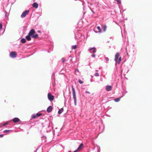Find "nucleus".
Instances as JSON below:
<instances>
[{
	"label": "nucleus",
	"instance_id": "12",
	"mask_svg": "<svg viewBox=\"0 0 152 152\" xmlns=\"http://www.w3.org/2000/svg\"><path fill=\"white\" fill-rule=\"evenodd\" d=\"M30 36H31L30 35H29L28 34V35L26 36V39L28 41H30L31 40Z\"/></svg>",
	"mask_w": 152,
	"mask_h": 152
},
{
	"label": "nucleus",
	"instance_id": "8",
	"mask_svg": "<svg viewBox=\"0 0 152 152\" xmlns=\"http://www.w3.org/2000/svg\"><path fill=\"white\" fill-rule=\"evenodd\" d=\"M53 109V107L51 106H50L47 108V111L48 113H50L52 111Z\"/></svg>",
	"mask_w": 152,
	"mask_h": 152
},
{
	"label": "nucleus",
	"instance_id": "4",
	"mask_svg": "<svg viewBox=\"0 0 152 152\" xmlns=\"http://www.w3.org/2000/svg\"><path fill=\"white\" fill-rule=\"evenodd\" d=\"M48 99L50 101H53L54 99V96L52 95L50 93L48 94Z\"/></svg>",
	"mask_w": 152,
	"mask_h": 152
},
{
	"label": "nucleus",
	"instance_id": "13",
	"mask_svg": "<svg viewBox=\"0 0 152 152\" xmlns=\"http://www.w3.org/2000/svg\"><path fill=\"white\" fill-rule=\"evenodd\" d=\"M93 50L92 52L94 53H95L96 52V48H91L89 49V50Z\"/></svg>",
	"mask_w": 152,
	"mask_h": 152
},
{
	"label": "nucleus",
	"instance_id": "31",
	"mask_svg": "<svg viewBox=\"0 0 152 152\" xmlns=\"http://www.w3.org/2000/svg\"><path fill=\"white\" fill-rule=\"evenodd\" d=\"M7 124H8V123H4V124H3V126H5L6 125H7Z\"/></svg>",
	"mask_w": 152,
	"mask_h": 152
},
{
	"label": "nucleus",
	"instance_id": "28",
	"mask_svg": "<svg viewBox=\"0 0 152 152\" xmlns=\"http://www.w3.org/2000/svg\"><path fill=\"white\" fill-rule=\"evenodd\" d=\"M2 25L1 23H0V30L2 29Z\"/></svg>",
	"mask_w": 152,
	"mask_h": 152
},
{
	"label": "nucleus",
	"instance_id": "34",
	"mask_svg": "<svg viewBox=\"0 0 152 152\" xmlns=\"http://www.w3.org/2000/svg\"><path fill=\"white\" fill-rule=\"evenodd\" d=\"M86 92L87 93H88V94H90V92H89L88 91H86Z\"/></svg>",
	"mask_w": 152,
	"mask_h": 152
},
{
	"label": "nucleus",
	"instance_id": "2",
	"mask_svg": "<svg viewBox=\"0 0 152 152\" xmlns=\"http://www.w3.org/2000/svg\"><path fill=\"white\" fill-rule=\"evenodd\" d=\"M10 56L12 58H15L16 57L17 54L15 52L12 51L10 53Z\"/></svg>",
	"mask_w": 152,
	"mask_h": 152
},
{
	"label": "nucleus",
	"instance_id": "11",
	"mask_svg": "<svg viewBox=\"0 0 152 152\" xmlns=\"http://www.w3.org/2000/svg\"><path fill=\"white\" fill-rule=\"evenodd\" d=\"M19 119L17 118H14L12 120L13 121L14 123H16L18 122L19 121Z\"/></svg>",
	"mask_w": 152,
	"mask_h": 152
},
{
	"label": "nucleus",
	"instance_id": "20",
	"mask_svg": "<svg viewBox=\"0 0 152 152\" xmlns=\"http://www.w3.org/2000/svg\"><path fill=\"white\" fill-rule=\"evenodd\" d=\"M76 48H77V45H73L72 46V49H75Z\"/></svg>",
	"mask_w": 152,
	"mask_h": 152
},
{
	"label": "nucleus",
	"instance_id": "22",
	"mask_svg": "<svg viewBox=\"0 0 152 152\" xmlns=\"http://www.w3.org/2000/svg\"><path fill=\"white\" fill-rule=\"evenodd\" d=\"M42 115V113H37V114L36 116H37V117H38Z\"/></svg>",
	"mask_w": 152,
	"mask_h": 152
},
{
	"label": "nucleus",
	"instance_id": "18",
	"mask_svg": "<svg viewBox=\"0 0 152 152\" xmlns=\"http://www.w3.org/2000/svg\"><path fill=\"white\" fill-rule=\"evenodd\" d=\"M120 100L119 98H117L114 99V101L116 102H119Z\"/></svg>",
	"mask_w": 152,
	"mask_h": 152
},
{
	"label": "nucleus",
	"instance_id": "27",
	"mask_svg": "<svg viewBox=\"0 0 152 152\" xmlns=\"http://www.w3.org/2000/svg\"><path fill=\"white\" fill-rule=\"evenodd\" d=\"M95 76L96 77H98L99 76V74L97 73H96L95 74Z\"/></svg>",
	"mask_w": 152,
	"mask_h": 152
},
{
	"label": "nucleus",
	"instance_id": "29",
	"mask_svg": "<svg viewBox=\"0 0 152 152\" xmlns=\"http://www.w3.org/2000/svg\"><path fill=\"white\" fill-rule=\"evenodd\" d=\"M10 131V130H5L4 131V133L7 132H9Z\"/></svg>",
	"mask_w": 152,
	"mask_h": 152
},
{
	"label": "nucleus",
	"instance_id": "15",
	"mask_svg": "<svg viewBox=\"0 0 152 152\" xmlns=\"http://www.w3.org/2000/svg\"><path fill=\"white\" fill-rule=\"evenodd\" d=\"M64 109L63 108H61V109H60L58 111V113L59 114H60L61 113H62Z\"/></svg>",
	"mask_w": 152,
	"mask_h": 152
},
{
	"label": "nucleus",
	"instance_id": "36",
	"mask_svg": "<svg viewBox=\"0 0 152 152\" xmlns=\"http://www.w3.org/2000/svg\"><path fill=\"white\" fill-rule=\"evenodd\" d=\"M68 152H71V151H68Z\"/></svg>",
	"mask_w": 152,
	"mask_h": 152
},
{
	"label": "nucleus",
	"instance_id": "30",
	"mask_svg": "<svg viewBox=\"0 0 152 152\" xmlns=\"http://www.w3.org/2000/svg\"><path fill=\"white\" fill-rule=\"evenodd\" d=\"M105 59L107 61H108L109 60V59L108 58H107V57H106L105 58Z\"/></svg>",
	"mask_w": 152,
	"mask_h": 152
},
{
	"label": "nucleus",
	"instance_id": "14",
	"mask_svg": "<svg viewBox=\"0 0 152 152\" xmlns=\"http://www.w3.org/2000/svg\"><path fill=\"white\" fill-rule=\"evenodd\" d=\"M38 34H35L34 35H33L32 36V37L33 38H37L38 37Z\"/></svg>",
	"mask_w": 152,
	"mask_h": 152
},
{
	"label": "nucleus",
	"instance_id": "6",
	"mask_svg": "<svg viewBox=\"0 0 152 152\" xmlns=\"http://www.w3.org/2000/svg\"><path fill=\"white\" fill-rule=\"evenodd\" d=\"M84 145L83 143H81L80 146H79L77 149V151H80L83 148Z\"/></svg>",
	"mask_w": 152,
	"mask_h": 152
},
{
	"label": "nucleus",
	"instance_id": "35",
	"mask_svg": "<svg viewBox=\"0 0 152 152\" xmlns=\"http://www.w3.org/2000/svg\"><path fill=\"white\" fill-rule=\"evenodd\" d=\"M78 151H77V150H76L73 152H78Z\"/></svg>",
	"mask_w": 152,
	"mask_h": 152
},
{
	"label": "nucleus",
	"instance_id": "33",
	"mask_svg": "<svg viewBox=\"0 0 152 152\" xmlns=\"http://www.w3.org/2000/svg\"><path fill=\"white\" fill-rule=\"evenodd\" d=\"M3 136V134H0V137H2Z\"/></svg>",
	"mask_w": 152,
	"mask_h": 152
},
{
	"label": "nucleus",
	"instance_id": "9",
	"mask_svg": "<svg viewBox=\"0 0 152 152\" xmlns=\"http://www.w3.org/2000/svg\"><path fill=\"white\" fill-rule=\"evenodd\" d=\"M119 56V53H117L115 55V60L116 61H117L118 59Z\"/></svg>",
	"mask_w": 152,
	"mask_h": 152
},
{
	"label": "nucleus",
	"instance_id": "26",
	"mask_svg": "<svg viewBox=\"0 0 152 152\" xmlns=\"http://www.w3.org/2000/svg\"><path fill=\"white\" fill-rule=\"evenodd\" d=\"M121 61V57H120L119 58L118 62V63L119 64L120 63V62Z\"/></svg>",
	"mask_w": 152,
	"mask_h": 152
},
{
	"label": "nucleus",
	"instance_id": "5",
	"mask_svg": "<svg viewBox=\"0 0 152 152\" xmlns=\"http://www.w3.org/2000/svg\"><path fill=\"white\" fill-rule=\"evenodd\" d=\"M35 32L34 29H31L30 31V32L28 34L29 35H30L31 37L33 35V34L35 33Z\"/></svg>",
	"mask_w": 152,
	"mask_h": 152
},
{
	"label": "nucleus",
	"instance_id": "16",
	"mask_svg": "<svg viewBox=\"0 0 152 152\" xmlns=\"http://www.w3.org/2000/svg\"><path fill=\"white\" fill-rule=\"evenodd\" d=\"M21 42L23 43H24L26 42V40L24 38H23L21 40Z\"/></svg>",
	"mask_w": 152,
	"mask_h": 152
},
{
	"label": "nucleus",
	"instance_id": "23",
	"mask_svg": "<svg viewBox=\"0 0 152 152\" xmlns=\"http://www.w3.org/2000/svg\"><path fill=\"white\" fill-rule=\"evenodd\" d=\"M37 116H36L34 115H32V118L35 119L36 118Z\"/></svg>",
	"mask_w": 152,
	"mask_h": 152
},
{
	"label": "nucleus",
	"instance_id": "7",
	"mask_svg": "<svg viewBox=\"0 0 152 152\" xmlns=\"http://www.w3.org/2000/svg\"><path fill=\"white\" fill-rule=\"evenodd\" d=\"M112 86H110L107 85L106 87V90L107 91H110L112 89Z\"/></svg>",
	"mask_w": 152,
	"mask_h": 152
},
{
	"label": "nucleus",
	"instance_id": "32",
	"mask_svg": "<svg viewBox=\"0 0 152 152\" xmlns=\"http://www.w3.org/2000/svg\"><path fill=\"white\" fill-rule=\"evenodd\" d=\"M95 55L94 54H93L92 55V56L93 57H95Z\"/></svg>",
	"mask_w": 152,
	"mask_h": 152
},
{
	"label": "nucleus",
	"instance_id": "17",
	"mask_svg": "<svg viewBox=\"0 0 152 152\" xmlns=\"http://www.w3.org/2000/svg\"><path fill=\"white\" fill-rule=\"evenodd\" d=\"M107 28V26L106 25H104L103 26V30L104 31H106Z\"/></svg>",
	"mask_w": 152,
	"mask_h": 152
},
{
	"label": "nucleus",
	"instance_id": "10",
	"mask_svg": "<svg viewBox=\"0 0 152 152\" xmlns=\"http://www.w3.org/2000/svg\"><path fill=\"white\" fill-rule=\"evenodd\" d=\"M32 6L34 7L37 8L38 7V4L36 2H35L33 4Z\"/></svg>",
	"mask_w": 152,
	"mask_h": 152
},
{
	"label": "nucleus",
	"instance_id": "3",
	"mask_svg": "<svg viewBox=\"0 0 152 152\" xmlns=\"http://www.w3.org/2000/svg\"><path fill=\"white\" fill-rule=\"evenodd\" d=\"M29 12L28 10H26L23 12L21 15V17L22 18H24L28 14Z\"/></svg>",
	"mask_w": 152,
	"mask_h": 152
},
{
	"label": "nucleus",
	"instance_id": "21",
	"mask_svg": "<svg viewBox=\"0 0 152 152\" xmlns=\"http://www.w3.org/2000/svg\"><path fill=\"white\" fill-rule=\"evenodd\" d=\"M78 81L80 84H82L83 83V82L80 79H79Z\"/></svg>",
	"mask_w": 152,
	"mask_h": 152
},
{
	"label": "nucleus",
	"instance_id": "24",
	"mask_svg": "<svg viewBox=\"0 0 152 152\" xmlns=\"http://www.w3.org/2000/svg\"><path fill=\"white\" fill-rule=\"evenodd\" d=\"M116 1L117 3L119 4H121V0H116Z\"/></svg>",
	"mask_w": 152,
	"mask_h": 152
},
{
	"label": "nucleus",
	"instance_id": "25",
	"mask_svg": "<svg viewBox=\"0 0 152 152\" xmlns=\"http://www.w3.org/2000/svg\"><path fill=\"white\" fill-rule=\"evenodd\" d=\"M61 61H62V62H64L65 61V59L64 58H61Z\"/></svg>",
	"mask_w": 152,
	"mask_h": 152
},
{
	"label": "nucleus",
	"instance_id": "19",
	"mask_svg": "<svg viewBox=\"0 0 152 152\" xmlns=\"http://www.w3.org/2000/svg\"><path fill=\"white\" fill-rule=\"evenodd\" d=\"M97 28L99 30V32H101V29L100 28V27L99 26H97Z\"/></svg>",
	"mask_w": 152,
	"mask_h": 152
},
{
	"label": "nucleus",
	"instance_id": "1",
	"mask_svg": "<svg viewBox=\"0 0 152 152\" xmlns=\"http://www.w3.org/2000/svg\"><path fill=\"white\" fill-rule=\"evenodd\" d=\"M72 94L73 98L74 99V102L76 106L77 105V99L75 94V89L74 88L73 86H72Z\"/></svg>",
	"mask_w": 152,
	"mask_h": 152
}]
</instances>
